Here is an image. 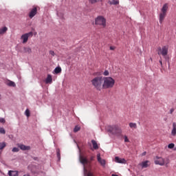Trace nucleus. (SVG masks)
Masks as SVG:
<instances>
[{
    "mask_svg": "<svg viewBox=\"0 0 176 176\" xmlns=\"http://www.w3.org/2000/svg\"><path fill=\"white\" fill-rule=\"evenodd\" d=\"M104 82L102 76H96L91 80V83L96 90L99 91L102 89V83Z\"/></svg>",
    "mask_w": 176,
    "mask_h": 176,
    "instance_id": "f257e3e1",
    "label": "nucleus"
},
{
    "mask_svg": "<svg viewBox=\"0 0 176 176\" xmlns=\"http://www.w3.org/2000/svg\"><path fill=\"white\" fill-rule=\"evenodd\" d=\"M115 86V80L112 77H103L102 89H112Z\"/></svg>",
    "mask_w": 176,
    "mask_h": 176,
    "instance_id": "f03ea898",
    "label": "nucleus"
},
{
    "mask_svg": "<svg viewBox=\"0 0 176 176\" xmlns=\"http://www.w3.org/2000/svg\"><path fill=\"white\" fill-rule=\"evenodd\" d=\"M155 164H158L159 166H166L167 167V164H168V160H165L164 158L159 156H156L154 158Z\"/></svg>",
    "mask_w": 176,
    "mask_h": 176,
    "instance_id": "7ed1b4c3",
    "label": "nucleus"
},
{
    "mask_svg": "<svg viewBox=\"0 0 176 176\" xmlns=\"http://www.w3.org/2000/svg\"><path fill=\"white\" fill-rule=\"evenodd\" d=\"M107 130L113 134H122V129L118 125L109 126Z\"/></svg>",
    "mask_w": 176,
    "mask_h": 176,
    "instance_id": "20e7f679",
    "label": "nucleus"
},
{
    "mask_svg": "<svg viewBox=\"0 0 176 176\" xmlns=\"http://www.w3.org/2000/svg\"><path fill=\"white\" fill-rule=\"evenodd\" d=\"M95 24L96 25H102V28H105L107 27V19L102 16H99L96 19Z\"/></svg>",
    "mask_w": 176,
    "mask_h": 176,
    "instance_id": "39448f33",
    "label": "nucleus"
},
{
    "mask_svg": "<svg viewBox=\"0 0 176 176\" xmlns=\"http://www.w3.org/2000/svg\"><path fill=\"white\" fill-rule=\"evenodd\" d=\"M157 54L160 56H163V57H166L167 54H168V47L167 45L163 46L162 47H159L157 48Z\"/></svg>",
    "mask_w": 176,
    "mask_h": 176,
    "instance_id": "423d86ee",
    "label": "nucleus"
},
{
    "mask_svg": "<svg viewBox=\"0 0 176 176\" xmlns=\"http://www.w3.org/2000/svg\"><path fill=\"white\" fill-rule=\"evenodd\" d=\"M32 36H34V33L32 32L23 34L21 36V39L23 41L22 43H27V42H28V38H32Z\"/></svg>",
    "mask_w": 176,
    "mask_h": 176,
    "instance_id": "0eeeda50",
    "label": "nucleus"
},
{
    "mask_svg": "<svg viewBox=\"0 0 176 176\" xmlns=\"http://www.w3.org/2000/svg\"><path fill=\"white\" fill-rule=\"evenodd\" d=\"M79 160L81 164H83V166H85V164H89V163H90V161L87 160V157H85L82 155H80Z\"/></svg>",
    "mask_w": 176,
    "mask_h": 176,
    "instance_id": "6e6552de",
    "label": "nucleus"
},
{
    "mask_svg": "<svg viewBox=\"0 0 176 176\" xmlns=\"http://www.w3.org/2000/svg\"><path fill=\"white\" fill-rule=\"evenodd\" d=\"M36 13H38V8L36 7H33L29 12L30 19H32L33 17H34Z\"/></svg>",
    "mask_w": 176,
    "mask_h": 176,
    "instance_id": "1a4fd4ad",
    "label": "nucleus"
},
{
    "mask_svg": "<svg viewBox=\"0 0 176 176\" xmlns=\"http://www.w3.org/2000/svg\"><path fill=\"white\" fill-rule=\"evenodd\" d=\"M97 160H98V163H100V164L102 167H105L106 161H105V160H102L101 158V154L100 153H98V155H97Z\"/></svg>",
    "mask_w": 176,
    "mask_h": 176,
    "instance_id": "9d476101",
    "label": "nucleus"
},
{
    "mask_svg": "<svg viewBox=\"0 0 176 176\" xmlns=\"http://www.w3.org/2000/svg\"><path fill=\"white\" fill-rule=\"evenodd\" d=\"M115 162L116 163H120L122 164H126V160L124 158H120L119 157H115Z\"/></svg>",
    "mask_w": 176,
    "mask_h": 176,
    "instance_id": "9b49d317",
    "label": "nucleus"
},
{
    "mask_svg": "<svg viewBox=\"0 0 176 176\" xmlns=\"http://www.w3.org/2000/svg\"><path fill=\"white\" fill-rule=\"evenodd\" d=\"M45 83L52 85L53 83V78L52 77V75L48 74L47 76V78L45 79Z\"/></svg>",
    "mask_w": 176,
    "mask_h": 176,
    "instance_id": "f8f14e48",
    "label": "nucleus"
},
{
    "mask_svg": "<svg viewBox=\"0 0 176 176\" xmlns=\"http://www.w3.org/2000/svg\"><path fill=\"white\" fill-rule=\"evenodd\" d=\"M19 148H20L21 151H30V149H31V147H30V146H25L24 144H20L19 146Z\"/></svg>",
    "mask_w": 176,
    "mask_h": 176,
    "instance_id": "ddd939ff",
    "label": "nucleus"
},
{
    "mask_svg": "<svg viewBox=\"0 0 176 176\" xmlns=\"http://www.w3.org/2000/svg\"><path fill=\"white\" fill-rule=\"evenodd\" d=\"M166 12H161L160 14V24H162V23H163V21L164 20V18L166 16Z\"/></svg>",
    "mask_w": 176,
    "mask_h": 176,
    "instance_id": "4468645a",
    "label": "nucleus"
},
{
    "mask_svg": "<svg viewBox=\"0 0 176 176\" xmlns=\"http://www.w3.org/2000/svg\"><path fill=\"white\" fill-rule=\"evenodd\" d=\"M6 85H7V86H9L10 87H16V83L10 80L6 81Z\"/></svg>",
    "mask_w": 176,
    "mask_h": 176,
    "instance_id": "2eb2a0df",
    "label": "nucleus"
},
{
    "mask_svg": "<svg viewBox=\"0 0 176 176\" xmlns=\"http://www.w3.org/2000/svg\"><path fill=\"white\" fill-rule=\"evenodd\" d=\"M140 165L142 166V168H146L147 167H149L150 162L149 161H144L142 162Z\"/></svg>",
    "mask_w": 176,
    "mask_h": 176,
    "instance_id": "dca6fc26",
    "label": "nucleus"
},
{
    "mask_svg": "<svg viewBox=\"0 0 176 176\" xmlns=\"http://www.w3.org/2000/svg\"><path fill=\"white\" fill-rule=\"evenodd\" d=\"M171 135L173 137H175V135H176V123L175 122L173 123V129H172V131H171Z\"/></svg>",
    "mask_w": 176,
    "mask_h": 176,
    "instance_id": "f3484780",
    "label": "nucleus"
},
{
    "mask_svg": "<svg viewBox=\"0 0 176 176\" xmlns=\"http://www.w3.org/2000/svg\"><path fill=\"white\" fill-rule=\"evenodd\" d=\"M168 4L165 3V4L163 6V7H162V10H161V12H162V13H166V14H167V10H168Z\"/></svg>",
    "mask_w": 176,
    "mask_h": 176,
    "instance_id": "a211bd4d",
    "label": "nucleus"
},
{
    "mask_svg": "<svg viewBox=\"0 0 176 176\" xmlns=\"http://www.w3.org/2000/svg\"><path fill=\"white\" fill-rule=\"evenodd\" d=\"M9 176H19V173L16 170H10L8 171Z\"/></svg>",
    "mask_w": 176,
    "mask_h": 176,
    "instance_id": "6ab92c4d",
    "label": "nucleus"
},
{
    "mask_svg": "<svg viewBox=\"0 0 176 176\" xmlns=\"http://www.w3.org/2000/svg\"><path fill=\"white\" fill-rule=\"evenodd\" d=\"M23 50L24 53H28L29 54H31V53H32V50L30 47H24Z\"/></svg>",
    "mask_w": 176,
    "mask_h": 176,
    "instance_id": "aec40b11",
    "label": "nucleus"
},
{
    "mask_svg": "<svg viewBox=\"0 0 176 176\" xmlns=\"http://www.w3.org/2000/svg\"><path fill=\"white\" fill-rule=\"evenodd\" d=\"M91 143H92L94 149H95V150L98 149V148H99L98 147V144H97V142H96V140H92Z\"/></svg>",
    "mask_w": 176,
    "mask_h": 176,
    "instance_id": "412c9836",
    "label": "nucleus"
},
{
    "mask_svg": "<svg viewBox=\"0 0 176 176\" xmlns=\"http://www.w3.org/2000/svg\"><path fill=\"white\" fill-rule=\"evenodd\" d=\"M8 31V28L6 26L0 28V35H3Z\"/></svg>",
    "mask_w": 176,
    "mask_h": 176,
    "instance_id": "4be33fe9",
    "label": "nucleus"
},
{
    "mask_svg": "<svg viewBox=\"0 0 176 176\" xmlns=\"http://www.w3.org/2000/svg\"><path fill=\"white\" fill-rule=\"evenodd\" d=\"M108 3H109V5H119V0L109 1Z\"/></svg>",
    "mask_w": 176,
    "mask_h": 176,
    "instance_id": "5701e85b",
    "label": "nucleus"
},
{
    "mask_svg": "<svg viewBox=\"0 0 176 176\" xmlns=\"http://www.w3.org/2000/svg\"><path fill=\"white\" fill-rule=\"evenodd\" d=\"M129 126L131 129H137V123H134V122H130L129 124Z\"/></svg>",
    "mask_w": 176,
    "mask_h": 176,
    "instance_id": "b1692460",
    "label": "nucleus"
},
{
    "mask_svg": "<svg viewBox=\"0 0 176 176\" xmlns=\"http://www.w3.org/2000/svg\"><path fill=\"white\" fill-rule=\"evenodd\" d=\"M5 148H6V142H0V151L5 149Z\"/></svg>",
    "mask_w": 176,
    "mask_h": 176,
    "instance_id": "393cba45",
    "label": "nucleus"
},
{
    "mask_svg": "<svg viewBox=\"0 0 176 176\" xmlns=\"http://www.w3.org/2000/svg\"><path fill=\"white\" fill-rule=\"evenodd\" d=\"M54 74H60L61 72V67H57L55 68V69L54 70Z\"/></svg>",
    "mask_w": 176,
    "mask_h": 176,
    "instance_id": "a878e982",
    "label": "nucleus"
},
{
    "mask_svg": "<svg viewBox=\"0 0 176 176\" xmlns=\"http://www.w3.org/2000/svg\"><path fill=\"white\" fill-rule=\"evenodd\" d=\"M80 130V126H76L74 129V133H78V131H79Z\"/></svg>",
    "mask_w": 176,
    "mask_h": 176,
    "instance_id": "bb28decb",
    "label": "nucleus"
},
{
    "mask_svg": "<svg viewBox=\"0 0 176 176\" xmlns=\"http://www.w3.org/2000/svg\"><path fill=\"white\" fill-rule=\"evenodd\" d=\"M25 115L27 116V118H28L29 116H30V110L28 109H27L25 111Z\"/></svg>",
    "mask_w": 176,
    "mask_h": 176,
    "instance_id": "cd10ccee",
    "label": "nucleus"
},
{
    "mask_svg": "<svg viewBox=\"0 0 176 176\" xmlns=\"http://www.w3.org/2000/svg\"><path fill=\"white\" fill-rule=\"evenodd\" d=\"M174 146H175V144H174V143H170L168 145V148L169 149H173L174 148Z\"/></svg>",
    "mask_w": 176,
    "mask_h": 176,
    "instance_id": "c85d7f7f",
    "label": "nucleus"
},
{
    "mask_svg": "<svg viewBox=\"0 0 176 176\" xmlns=\"http://www.w3.org/2000/svg\"><path fill=\"white\" fill-rule=\"evenodd\" d=\"M56 155L58 160H60V159H61V154L60 153V150H57Z\"/></svg>",
    "mask_w": 176,
    "mask_h": 176,
    "instance_id": "c756f323",
    "label": "nucleus"
},
{
    "mask_svg": "<svg viewBox=\"0 0 176 176\" xmlns=\"http://www.w3.org/2000/svg\"><path fill=\"white\" fill-rule=\"evenodd\" d=\"M0 134H6V131H5V129L0 128Z\"/></svg>",
    "mask_w": 176,
    "mask_h": 176,
    "instance_id": "7c9ffc66",
    "label": "nucleus"
},
{
    "mask_svg": "<svg viewBox=\"0 0 176 176\" xmlns=\"http://www.w3.org/2000/svg\"><path fill=\"white\" fill-rule=\"evenodd\" d=\"M103 75L104 76H109V72L108 70H105L103 73Z\"/></svg>",
    "mask_w": 176,
    "mask_h": 176,
    "instance_id": "2f4dec72",
    "label": "nucleus"
},
{
    "mask_svg": "<svg viewBox=\"0 0 176 176\" xmlns=\"http://www.w3.org/2000/svg\"><path fill=\"white\" fill-rule=\"evenodd\" d=\"M124 142H130V140H129V138H127V135L124 136Z\"/></svg>",
    "mask_w": 176,
    "mask_h": 176,
    "instance_id": "473e14b6",
    "label": "nucleus"
},
{
    "mask_svg": "<svg viewBox=\"0 0 176 176\" xmlns=\"http://www.w3.org/2000/svg\"><path fill=\"white\" fill-rule=\"evenodd\" d=\"M12 151V152H19V151H20V149L19 148L14 147Z\"/></svg>",
    "mask_w": 176,
    "mask_h": 176,
    "instance_id": "72a5a7b5",
    "label": "nucleus"
},
{
    "mask_svg": "<svg viewBox=\"0 0 176 176\" xmlns=\"http://www.w3.org/2000/svg\"><path fill=\"white\" fill-rule=\"evenodd\" d=\"M89 3H91L92 5L94 3H97V0H89Z\"/></svg>",
    "mask_w": 176,
    "mask_h": 176,
    "instance_id": "f704fd0d",
    "label": "nucleus"
},
{
    "mask_svg": "<svg viewBox=\"0 0 176 176\" xmlns=\"http://www.w3.org/2000/svg\"><path fill=\"white\" fill-rule=\"evenodd\" d=\"M87 176H94V174H93V173H91V172H88Z\"/></svg>",
    "mask_w": 176,
    "mask_h": 176,
    "instance_id": "c9c22d12",
    "label": "nucleus"
},
{
    "mask_svg": "<svg viewBox=\"0 0 176 176\" xmlns=\"http://www.w3.org/2000/svg\"><path fill=\"white\" fill-rule=\"evenodd\" d=\"M6 120L4 118H0V123H5Z\"/></svg>",
    "mask_w": 176,
    "mask_h": 176,
    "instance_id": "e433bc0d",
    "label": "nucleus"
},
{
    "mask_svg": "<svg viewBox=\"0 0 176 176\" xmlns=\"http://www.w3.org/2000/svg\"><path fill=\"white\" fill-rule=\"evenodd\" d=\"M93 160H94V156H91L90 157L89 163H91V162H93Z\"/></svg>",
    "mask_w": 176,
    "mask_h": 176,
    "instance_id": "4c0bfd02",
    "label": "nucleus"
},
{
    "mask_svg": "<svg viewBox=\"0 0 176 176\" xmlns=\"http://www.w3.org/2000/svg\"><path fill=\"white\" fill-rule=\"evenodd\" d=\"M50 54H51V56H54V52L53 51H50Z\"/></svg>",
    "mask_w": 176,
    "mask_h": 176,
    "instance_id": "58836bf2",
    "label": "nucleus"
},
{
    "mask_svg": "<svg viewBox=\"0 0 176 176\" xmlns=\"http://www.w3.org/2000/svg\"><path fill=\"white\" fill-rule=\"evenodd\" d=\"M110 50H115V47L111 46V47H110Z\"/></svg>",
    "mask_w": 176,
    "mask_h": 176,
    "instance_id": "ea45409f",
    "label": "nucleus"
},
{
    "mask_svg": "<svg viewBox=\"0 0 176 176\" xmlns=\"http://www.w3.org/2000/svg\"><path fill=\"white\" fill-rule=\"evenodd\" d=\"M170 113L172 114L173 112H174V109H170Z\"/></svg>",
    "mask_w": 176,
    "mask_h": 176,
    "instance_id": "a19ab883",
    "label": "nucleus"
},
{
    "mask_svg": "<svg viewBox=\"0 0 176 176\" xmlns=\"http://www.w3.org/2000/svg\"><path fill=\"white\" fill-rule=\"evenodd\" d=\"M146 155V152H144L143 153H142V156H145Z\"/></svg>",
    "mask_w": 176,
    "mask_h": 176,
    "instance_id": "79ce46f5",
    "label": "nucleus"
},
{
    "mask_svg": "<svg viewBox=\"0 0 176 176\" xmlns=\"http://www.w3.org/2000/svg\"><path fill=\"white\" fill-rule=\"evenodd\" d=\"M160 63L161 65H163V62H162V60H160Z\"/></svg>",
    "mask_w": 176,
    "mask_h": 176,
    "instance_id": "37998d69",
    "label": "nucleus"
},
{
    "mask_svg": "<svg viewBox=\"0 0 176 176\" xmlns=\"http://www.w3.org/2000/svg\"><path fill=\"white\" fill-rule=\"evenodd\" d=\"M111 176H119V175L113 174V175H111Z\"/></svg>",
    "mask_w": 176,
    "mask_h": 176,
    "instance_id": "c03bdc74",
    "label": "nucleus"
},
{
    "mask_svg": "<svg viewBox=\"0 0 176 176\" xmlns=\"http://www.w3.org/2000/svg\"><path fill=\"white\" fill-rule=\"evenodd\" d=\"M1 155H2V152L1 151H0V156H1Z\"/></svg>",
    "mask_w": 176,
    "mask_h": 176,
    "instance_id": "a18cd8bd",
    "label": "nucleus"
},
{
    "mask_svg": "<svg viewBox=\"0 0 176 176\" xmlns=\"http://www.w3.org/2000/svg\"><path fill=\"white\" fill-rule=\"evenodd\" d=\"M24 176H30V175H25Z\"/></svg>",
    "mask_w": 176,
    "mask_h": 176,
    "instance_id": "49530a36",
    "label": "nucleus"
},
{
    "mask_svg": "<svg viewBox=\"0 0 176 176\" xmlns=\"http://www.w3.org/2000/svg\"><path fill=\"white\" fill-rule=\"evenodd\" d=\"M98 1H100V2H102V0H98Z\"/></svg>",
    "mask_w": 176,
    "mask_h": 176,
    "instance_id": "de8ad7c7",
    "label": "nucleus"
},
{
    "mask_svg": "<svg viewBox=\"0 0 176 176\" xmlns=\"http://www.w3.org/2000/svg\"><path fill=\"white\" fill-rule=\"evenodd\" d=\"M0 100H1V95H0Z\"/></svg>",
    "mask_w": 176,
    "mask_h": 176,
    "instance_id": "09e8293b",
    "label": "nucleus"
}]
</instances>
